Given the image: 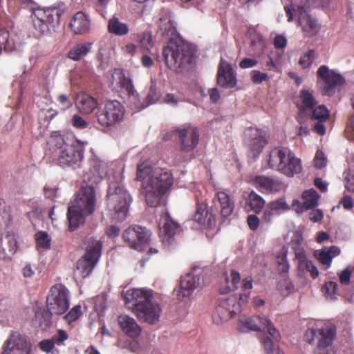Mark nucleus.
I'll return each mask as SVG.
<instances>
[{
    "label": "nucleus",
    "mask_w": 354,
    "mask_h": 354,
    "mask_svg": "<svg viewBox=\"0 0 354 354\" xmlns=\"http://www.w3.org/2000/svg\"><path fill=\"white\" fill-rule=\"evenodd\" d=\"M48 146L46 156L56 161L61 167H80L84 150L77 144L73 137L60 131H53L48 141Z\"/></svg>",
    "instance_id": "nucleus-1"
},
{
    "label": "nucleus",
    "mask_w": 354,
    "mask_h": 354,
    "mask_svg": "<svg viewBox=\"0 0 354 354\" xmlns=\"http://www.w3.org/2000/svg\"><path fill=\"white\" fill-rule=\"evenodd\" d=\"M125 300L127 304H131L132 311L140 321L151 325L159 322L162 308L157 301L156 294L152 290L143 288L128 290Z\"/></svg>",
    "instance_id": "nucleus-2"
},
{
    "label": "nucleus",
    "mask_w": 354,
    "mask_h": 354,
    "mask_svg": "<svg viewBox=\"0 0 354 354\" xmlns=\"http://www.w3.org/2000/svg\"><path fill=\"white\" fill-rule=\"evenodd\" d=\"M97 206L95 189L92 185L82 186L75 193L68 207V230L74 231L85 223L86 218L94 213Z\"/></svg>",
    "instance_id": "nucleus-3"
},
{
    "label": "nucleus",
    "mask_w": 354,
    "mask_h": 354,
    "mask_svg": "<svg viewBox=\"0 0 354 354\" xmlns=\"http://www.w3.org/2000/svg\"><path fill=\"white\" fill-rule=\"evenodd\" d=\"M162 55L169 68L176 73H181L191 64L194 50L183 40L170 39L163 48Z\"/></svg>",
    "instance_id": "nucleus-4"
},
{
    "label": "nucleus",
    "mask_w": 354,
    "mask_h": 354,
    "mask_svg": "<svg viewBox=\"0 0 354 354\" xmlns=\"http://www.w3.org/2000/svg\"><path fill=\"white\" fill-rule=\"evenodd\" d=\"M269 167L288 177H293L302 170L301 162L294 153L286 147H275L269 153Z\"/></svg>",
    "instance_id": "nucleus-5"
},
{
    "label": "nucleus",
    "mask_w": 354,
    "mask_h": 354,
    "mask_svg": "<svg viewBox=\"0 0 354 354\" xmlns=\"http://www.w3.org/2000/svg\"><path fill=\"white\" fill-rule=\"evenodd\" d=\"M132 198L129 192L120 185L111 184L106 196V206L113 212L115 218L123 221L127 216Z\"/></svg>",
    "instance_id": "nucleus-6"
},
{
    "label": "nucleus",
    "mask_w": 354,
    "mask_h": 354,
    "mask_svg": "<svg viewBox=\"0 0 354 354\" xmlns=\"http://www.w3.org/2000/svg\"><path fill=\"white\" fill-rule=\"evenodd\" d=\"M337 328L331 323H325L319 328L306 330L304 339L310 344H317L316 354H334L328 348L336 335Z\"/></svg>",
    "instance_id": "nucleus-7"
},
{
    "label": "nucleus",
    "mask_w": 354,
    "mask_h": 354,
    "mask_svg": "<svg viewBox=\"0 0 354 354\" xmlns=\"http://www.w3.org/2000/svg\"><path fill=\"white\" fill-rule=\"evenodd\" d=\"M111 84L113 88L123 97L127 99L129 104L138 110L144 109L139 95L136 91L131 79L127 77L121 68H115L112 74Z\"/></svg>",
    "instance_id": "nucleus-8"
},
{
    "label": "nucleus",
    "mask_w": 354,
    "mask_h": 354,
    "mask_svg": "<svg viewBox=\"0 0 354 354\" xmlns=\"http://www.w3.org/2000/svg\"><path fill=\"white\" fill-rule=\"evenodd\" d=\"M125 114V108L118 100H107L102 109L95 113L98 129L106 130L121 122Z\"/></svg>",
    "instance_id": "nucleus-9"
},
{
    "label": "nucleus",
    "mask_w": 354,
    "mask_h": 354,
    "mask_svg": "<svg viewBox=\"0 0 354 354\" xmlns=\"http://www.w3.org/2000/svg\"><path fill=\"white\" fill-rule=\"evenodd\" d=\"M68 295V290L63 284L52 286L46 299L48 312L51 315L64 314L69 307Z\"/></svg>",
    "instance_id": "nucleus-10"
},
{
    "label": "nucleus",
    "mask_w": 354,
    "mask_h": 354,
    "mask_svg": "<svg viewBox=\"0 0 354 354\" xmlns=\"http://www.w3.org/2000/svg\"><path fill=\"white\" fill-rule=\"evenodd\" d=\"M60 16L56 8H38L34 10L33 25L42 34L55 31V27L59 24Z\"/></svg>",
    "instance_id": "nucleus-11"
},
{
    "label": "nucleus",
    "mask_w": 354,
    "mask_h": 354,
    "mask_svg": "<svg viewBox=\"0 0 354 354\" xmlns=\"http://www.w3.org/2000/svg\"><path fill=\"white\" fill-rule=\"evenodd\" d=\"M102 248L100 241H93L87 247L86 253L77 261L76 268L82 277L85 278L93 272L101 256Z\"/></svg>",
    "instance_id": "nucleus-12"
},
{
    "label": "nucleus",
    "mask_w": 354,
    "mask_h": 354,
    "mask_svg": "<svg viewBox=\"0 0 354 354\" xmlns=\"http://www.w3.org/2000/svg\"><path fill=\"white\" fill-rule=\"evenodd\" d=\"M173 132L178 140L179 150L184 152L192 151L199 142V131L191 124H185L176 128Z\"/></svg>",
    "instance_id": "nucleus-13"
},
{
    "label": "nucleus",
    "mask_w": 354,
    "mask_h": 354,
    "mask_svg": "<svg viewBox=\"0 0 354 354\" xmlns=\"http://www.w3.org/2000/svg\"><path fill=\"white\" fill-rule=\"evenodd\" d=\"M150 236V232L145 227L138 225L129 226L122 234L124 243L130 248L138 251L145 250Z\"/></svg>",
    "instance_id": "nucleus-14"
},
{
    "label": "nucleus",
    "mask_w": 354,
    "mask_h": 354,
    "mask_svg": "<svg viewBox=\"0 0 354 354\" xmlns=\"http://www.w3.org/2000/svg\"><path fill=\"white\" fill-rule=\"evenodd\" d=\"M239 328L244 333L249 330L267 331L276 341H278L280 337L279 332L275 328L271 321L260 316H252L241 319Z\"/></svg>",
    "instance_id": "nucleus-15"
},
{
    "label": "nucleus",
    "mask_w": 354,
    "mask_h": 354,
    "mask_svg": "<svg viewBox=\"0 0 354 354\" xmlns=\"http://www.w3.org/2000/svg\"><path fill=\"white\" fill-rule=\"evenodd\" d=\"M1 349L4 354H30L31 343L26 335L13 331L3 343Z\"/></svg>",
    "instance_id": "nucleus-16"
},
{
    "label": "nucleus",
    "mask_w": 354,
    "mask_h": 354,
    "mask_svg": "<svg viewBox=\"0 0 354 354\" xmlns=\"http://www.w3.org/2000/svg\"><path fill=\"white\" fill-rule=\"evenodd\" d=\"M244 140L254 156H259L268 143L266 131L252 127L245 129Z\"/></svg>",
    "instance_id": "nucleus-17"
},
{
    "label": "nucleus",
    "mask_w": 354,
    "mask_h": 354,
    "mask_svg": "<svg viewBox=\"0 0 354 354\" xmlns=\"http://www.w3.org/2000/svg\"><path fill=\"white\" fill-rule=\"evenodd\" d=\"M318 78L323 80L324 86L322 93L324 95H331L334 93L335 88L344 84V78L334 71L329 70L326 65L321 66L317 72Z\"/></svg>",
    "instance_id": "nucleus-18"
},
{
    "label": "nucleus",
    "mask_w": 354,
    "mask_h": 354,
    "mask_svg": "<svg viewBox=\"0 0 354 354\" xmlns=\"http://www.w3.org/2000/svg\"><path fill=\"white\" fill-rule=\"evenodd\" d=\"M159 235L165 246H169L174 241L180 225L174 221L168 213L162 214L159 219Z\"/></svg>",
    "instance_id": "nucleus-19"
},
{
    "label": "nucleus",
    "mask_w": 354,
    "mask_h": 354,
    "mask_svg": "<svg viewBox=\"0 0 354 354\" xmlns=\"http://www.w3.org/2000/svg\"><path fill=\"white\" fill-rule=\"evenodd\" d=\"M146 184L167 192L173 184L172 174L167 169L156 167Z\"/></svg>",
    "instance_id": "nucleus-20"
},
{
    "label": "nucleus",
    "mask_w": 354,
    "mask_h": 354,
    "mask_svg": "<svg viewBox=\"0 0 354 354\" xmlns=\"http://www.w3.org/2000/svg\"><path fill=\"white\" fill-rule=\"evenodd\" d=\"M217 83L219 86L232 88L236 85V77L232 66L223 59H221L217 73Z\"/></svg>",
    "instance_id": "nucleus-21"
},
{
    "label": "nucleus",
    "mask_w": 354,
    "mask_h": 354,
    "mask_svg": "<svg viewBox=\"0 0 354 354\" xmlns=\"http://www.w3.org/2000/svg\"><path fill=\"white\" fill-rule=\"evenodd\" d=\"M194 198L196 202V212L194 215V220L201 225H205L208 214L207 192H203L201 190H195Z\"/></svg>",
    "instance_id": "nucleus-22"
},
{
    "label": "nucleus",
    "mask_w": 354,
    "mask_h": 354,
    "mask_svg": "<svg viewBox=\"0 0 354 354\" xmlns=\"http://www.w3.org/2000/svg\"><path fill=\"white\" fill-rule=\"evenodd\" d=\"M253 185L261 193L270 194L279 192L283 187L282 183L265 176H257L253 179Z\"/></svg>",
    "instance_id": "nucleus-23"
},
{
    "label": "nucleus",
    "mask_w": 354,
    "mask_h": 354,
    "mask_svg": "<svg viewBox=\"0 0 354 354\" xmlns=\"http://www.w3.org/2000/svg\"><path fill=\"white\" fill-rule=\"evenodd\" d=\"M199 278L193 272H189L181 278L180 289L177 292V297L179 300L189 297L196 286L198 284Z\"/></svg>",
    "instance_id": "nucleus-24"
},
{
    "label": "nucleus",
    "mask_w": 354,
    "mask_h": 354,
    "mask_svg": "<svg viewBox=\"0 0 354 354\" xmlns=\"http://www.w3.org/2000/svg\"><path fill=\"white\" fill-rule=\"evenodd\" d=\"M295 259L297 260L298 272L301 276L308 272L313 279L319 276V271L312 261L308 259L304 251L295 252Z\"/></svg>",
    "instance_id": "nucleus-25"
},
{
    "label": "nucleus",
    "mask_w": 354,
    "mask_h": 354,
    "mask_svg": "<svg viewBox=\"0 0 354 354\" xmlns=\"http://www.w3.org/2000/svg\"><path fill=\"white\" fill-rule=\"evenodd\" d=\"M288 209H289V206L283 199L272 201L266 207L261 221L263 223H269L272 221L274 216Z\"/></svg>",
    "instance_id": "nucleus-26"
},
{
    "label": "nucleus",
    "mask_w": 354,
    "mask_h": 354,
    "mask_svg": "<svg viewBox=\"0 0 354 354\" xmlns=\"http://www.w3.org/2000/svg\"><path fill=\"white\" fill-rule=\"evenodd\" d=\"M17 250V242L13 235L7 233L0 238V259H11Z\"/></svg>",
    "instance_id": "nucleus-27"
},
{
    "label": "nucleus",
    "mask_w": 354,
    "mask_h": 354,
    "mask_svg": "<svg viewBox=\"0 0 354 354\" xmlns=\"http://www.w3.org/2000/svg\"><path fill=\"white\" fill-rule=\"evenodd\" d=\"M122 330L131 338L138 337L141 333V328L135 319L128 315H122L118 318Z\"/></svg>",
    "instance_id": "nucleus-28"
},
{
    "label": "nucleus",
    "mask_w": 354,
    "mask_h": 354,
    "mask_svg": "<svg viewBox=\"0 0 354 354\" xmlns=\"http://www.w3.org/2000/svg\"><path fill=\"white\" fill-rule=\"evenodd\" d=\"M215 205L216 202L220 207L221 214L223 217L230 216L234 209V202L230 196L224 192H218L214 198Z\"/></svg>",
    "instance_id": "nucleus-29"
},
{
    "label": "nucleus",
    "mask_w": 354,
    "mask_h": 354,
    "mask_svg": "<svg viewBox=\"0 0 354 354\" xmlns=\"http://www.w3.org/2000/svg\"><path fill=\"white\" fill-rule=\"evenodd\" d=\"M98 106L99 102L96 98L85 93L80 95L76 102L78 111L84 115L92 113Z\"/></svg>",
    "instance_id": "nucleus-30"
},
{
    "label": "nucleus",
    "mask_w": 354,
    "mask_h": 354,
    "mask_svg": "<svg viewBox=\"0 0 354 354\" xmlns=\"http://www.w3.org/2000/svg\"><path fill=\"white\" fill-rule=\"evenodd\" d=\"M69 26L75 34H83L89 30L90 20L84 12L79 11L73 15Z\"/></svg>",
    "instance_id": "nucleus-31"
},
{
    "label": "nucleus",
    "mask_w": 354,
    "mask_h": 354,
    "mask_svg": "<svg viewBox=\"0 0 354 354\" xmlns=\"http://www.w3.org/2000/svg\"><path fill=\"white\" fill-rule=\"evenodd\" d=\"M299 22L305 37H312L319 32V26L317 21L306 13L301 12Z\"/></svg>",
    "instance_id": "nucleus-32"
},
{
    "label": "nucleus",
    "mask_w": 354,
    "mask_h": 354,
    "mask_svg": "<svg viewBox=\"0 0 354 354\" xmlns=\"http://www.w3.org/2000/svg\"><path fill=\"white\" fill-rule=\"evenodd\" d=\"M340 254V249L337 246L324 248L320 250L317 254V259L324 266V270H327L331 265L333 258Z\"/></svg>",
    "instance_id": "nucleus-33"
},
{
    "label": "nucleus",
    "mask_w": 354,
    "mask_h": 354,
    "mask_svg": "<svg viewBox=\"0 0 354 354\" xmlns=\"http://www.w3.org/2000/svg\"><path fill=\"white\" fill-rule=\"evenodd\" d=\"M234 315V308H226V304L220 302L213 313L212 318L216 324H220L229 320Z\"/></svg>",
    "instance_id": "nucleus-34"
},
{
    "label": "nucleus",
    "mask_w": 354,
    "mask_h": 354,
    "mask_svg": "<svg viewBox=\"0 0 354 354\" xmlns=\"http://www.w3.org/2000/svg\"><path fill=\"white\" fill-rule=\"evenodd\" d=\"M13 221L12 208L4 201H0V230L9 227Z\"/></svg>",
    "instance_id": "nucleus-35"
},
{
    "label": "nucleus",
    "mask_w": 354,
    "mask_h": 354,
    "mask_svg": "<svg viewBox=\"0 0 354 354\" xmlns=\"http://www.w3.org/2000/svg\"><path fill=\"white\" fill-rule=\"evenodd\" d=\"M144 189L146 202L150 207H156L166 193L147 184L144 186Z\"/></svg>",
    "instance_id": "nucleus-36"
},
{
    "label": "nucleus",
    "mask_w": 354,
    "mask_h": 354,
    "mask_svg": "<svg viewBox=\"0 0 354 354\" xmlns=\"http://www.w3.org/2000/svg\"><path fill=\"white\" fill-rule=\"evenodd\" d=\"M91 46V43L76 44L68 52L67 56L72 60L78 61L90 52Z\"/></svg>",
    "instance_id": "nucleus-37"
},
{
    "label": "nucleus",
    "mask_w": 354,
    "mask_h": 354,
    "mask_svg": "<svg viewBox=\"0 0 354 354\" xmlns=\"http://www.w3.org/2000/svg\"><path fill=\"white\" fill-rule=\"evenodd\" d=\"M302 196L304 200L301 206L302 210L311 209L317 205L319 196L315 189H310L305 191Z\"/></svg>",
    "instance_id": "nucleus-38"
},
{
    "label": "nucleus",
    "mask_w": 354,
    "mask_h": 354,
    "mask_svg": "<svg viewBox=\"0 0 354 354\" xmlns=\"http://www.w3.org/2000/svg\"><path fill=\"white\" fill-rule=\"evenodd\" d=\"M246 203L250 210L256 214H259L265 205V201L255 192L252 191L248 196Z\"/></svg>",
    "instance_id": "nucleus-39"
},
{
    "label": "nucleus",
    "mask_w": 354,
    "mask_h": 354,
    "mask_svg": "<svg viewBox=\"0 0 354 354\" xmlns=\"http://www.w3.org/2000/svg\"><path fill=\"white\" fill-rule=\"evenodd\" d=\"M248 297L249 293L240 295L238 301L236 296L231 295L229 297L221 300V303L226 304V308H234V314H236V311L240 310L241 306L246 303Z\"/></svg>",
    "instance_id": "nucleus-40"
},
{
    "label": "nucleus",
    "mask_w": 354,
    "mask_h": 354,
    "mask_svg": "<svg viewBox=\"0 0 354 354\" xmlns=\"http://www.w3.org/2000/svg\"><path fill=\"white\" fill-rule=\"evenodd\" d=\"M108 30L110 33L122 36L129 32V26L127 24L120 22L118 18L113 17L109 21Z\"/></svg>",
    "instance_id": "nucleus-41"
},
{
    "label": "nucleus",
    "mask_w": 354,
    "mask_h": 354,
    "mask_svg": "<svg viewBox=\"0 0 354 354\" xmlns=\"http://www.w3.org/2000/svg\"><path fill=\"white\" fill-rule=\"evenodd\" d=\"M300 98L301 100L302 105L300 112L306 110H312L317 105V102L315 100L313 93L308 90H301L300 92Z\"/></svg>",
    "instance_id": "nucleus-42"
},
{
    "label": "nucleus",
    "mask_w": 354,
    "mask_h": 354,
    "mask_svg": "<svg viewBox=\"0 0 354 354\" xmlns=\"http://www.w3.org/2000/svg\"><path fill=\"white\" fill-rule=\"evenodd\" d=\"M158 26L163 34L167 36H172L176 33V30L174 23L169 15H165L160 18Z\"/></svg>",
    "instance_id": "nucleus-43"
},
{
    "label": "nucleus",
    "mask_w": 354,
    "mask_h": 354,
    "mask_svg": "<svg viewBox=\"0 0 354 354\" xmlns=\"http://www.w3.org/2000/svg\"><path fill=\"white\" fill-rule=\"evenodd\" d=\"M153 169L149 161H144L138 165L136 179L138 180H142L147 176H151L153 174Z\"/></svg>",
    "instance_id": "nucleus-44"
},
{
    "label": "nucleus",
    "mask_w": 354,
    "mask_h": 354,
    "mask_svg": "<svg viewBox=\"0 0 354 354\" xmlns=\"http://www.w3.org/2000/svg\"><path fill=\"white\" fill-rule=\"evenodd\" d=\"M315 58V51L313 49L308 50L306 53H304L299 60V64L303 69L310 68L313 63Z\"/></svg>",
    "instance_id": "nucleus-45"
},
{
    "label": "nucleus",
    "mask_w": 354,
    "mask_h": 354,
    "mask_svg": "<svg viewBox=\"0 0 354 354\" xmlns=\"http://www.w3.org/2000/svg\"><path fill=\"white\" fill-rule=\"evenodd\" d=\"M35 240L39 248L48 249L50 245V239L45 231H39L35 234Z\"/></svg>",
    "instance_id": "nucleus-46"
},
{
    "label": "nucleus",
    "mask_w": 354,
    "mask_h": 354,
    "mask_svg": "<svg viewBox=\"0 0 354 354\" xmlns=\"http://www.w3.org/2000/svg\"><path fill=\"white\" fill-rule=\"evenodd\" d=\"M329 117V111L324 105L313 109L312 119L319 122L326 121Z\"/></svg>",
    "instance_id": "nucleus-47"
},
{
    "label": "nucleus",
    "mask_w": 354,
    "mask_h": 354,
    "mask_svg": "<svg viewBox=\"0 0 354 354\" xmlns=\"http://www.w3.org/2000/svg\"><path fill=\"white\" fill-rule=\"evenodd\" d=\"M159 98L160 93L157 87L156 86L151 85L146 97L147 103L144 104L142 102V104L145 106L144 109L151 104L156 103L159 100Z\"/></svg>",
    "instance_id": "nucleus-48"
},
{
    "label": "nucleus",
    "mask_w": 354,
    "mask_h": 354,
    "mask_svg": "<svg viewBox=\"0 0 354 354\" xmlns=\"http://www.w3.org/2000/svg\"><path fill=\"white\" fill-rule=\"evenodd\" d=\"M82 307L80 305H76L64 316V319L68 323H71L76 321L82 314Z\"/></svg>",
    "instance_id": "nucleus-49"
},
{
    "label": "nucleus",
    "mask_w": 354,
    "mask_h": 354,
    "mask_svg": "<svg viewBox=\"0 0 354 354\" xmlns=\"http://www.w3.org/2000/svg\"><path fill=\"white\" fill-rule=\"evenodd\" d=\"M259 339L266 352L268 354H273L274 348L272 340L269 337L265 336L263 334L260 335Z\"/></svg>",
    "instance_id": "nucleus-50"
},
{
    "label": "nucleus",
    "mask_w": 354,
    "mask_h": 354,
    "mask_svg": "<svg viewBox=\"0 0 354 354\" xmlns=\"http://www.w3.org/2000/svg\"><path fill=\"white\" fill-rule=\"evenodd\" d=\"M251 80L254 84H261L263 82L269 80V76L267 73H261L257 70L251 71Z\"/></svg>",
    "instance_id": "nucleus-51"
},
{
    "label": "nucleus",
    "mask_w": 354,
    "mask_h": 354,
    "mask_svg": "<svg viewBox=\"0 0 354 354\" xmlns=\"http://www.w3.org/2000/svg\"><path fill=\"white\" fill-rule=\"evenodd\" d=\"M71 124L73 127L79 129H84L88 127V123L82 116L77 114L73 116Z\"/></svg>",
    "instance_id": "nucleus-52"
},
{
    "label": "nucleus",
    "mask_w": 354,
    "mask_h": 354,
    "mask_svg": "<svg viewBox=\"0 0 354 354\" xmlns=\"http://www.w3.org/2000/svg\"><path fill=\"white\" fill-rule=\"evenodd\" d=\"M314 161L315 167L316 168L322 169L326 166L327 160L324 152L322 150L317 151Z\"/></svg>",
    "instance_id": "nucleus-53"
},
{
    "label": "nucleus",
    "mask_w": 354,
    "mask_h": 354,
    "mask_svg": "<svg viewBox=\"0 0 354 354\" xmlns=\"http://www.w3.org/2000/svg\"><path fill=\"white\" fill-rule=\"evenodd\" d=\"M337 286H338L337 283L330 281L325 283V285L322 288V290L328 296L331 297L336 293Z\"/></svg>",
    "instance_id": "nucleus-54"
},
{
    "label": "nucleus",
    "mask_w": 354,
    "mask_h": 354,
    "mask_svg": "<svg viewBox=\"0 0 354 354\" xmlns=\"http://www.w3.org/2000/svg\"><path fill=\"white\" fill-rule=\"evenodd\" d=\"M142 46L149 50L153 46L151 35L148 32H144L140 40Z\"/></svg>",
    "instance_id": "nucleus-55"
},
{
    "label": "nucleus",
    "mask_w": 354,
    "mask_h": 354,
    "mask_svg": "<svg viewBox=\"0 0 354 354\" xmlns=\"http://www.w3.org/2000/svg\"><path fill=\"white\" fill-rule=\"evenodd\" d=\"M68 336L66 332L64 330H59L57 333L53 336L52 339L57 345L63 344L64 342L68 339Z\"/></svg>",
    "instance_id": "nucleus-56"
},
{
    "label": "nucleus",
    "mask_w": 354,
    "mask_h": 354,
    "mask_svg": "<svg viewBox=\"0 0 354 354\" xmlns=\"http://www.w3.org/2000/svg\"><path fill=\"white\" fill-rule=\"evenodd\" d=\"M257 64L258 61L255 59L244 58L240 62L239 66L241 68H249L257 66Z\"/></svg>",
    "instance_id": "nucleus-57"
},
{
    "label": "nucleus",
    "mask_w": 354,
    "mask_h": 354,
    "mask_svg": "<svg viewBox=\"0 0 354 354\" xmlns=\"http://www.w3.org/2000/svg\"><path fill=\"white\" fill-rule=\"evenodd\" d=\"M249 227L252 230H256L259 225V218L256 215H249L247 218Z\"/></svg>",
    "instance_id": "nucleus-58"
},
{
    "label": "nucleus",
    "mask_w": 354,
    "mask_h": 354,
    "mask_svg": "<svg viewBox=\"0 0 354 354\" xmlns=\"http://www.w3.org/2000/svg\"><path fill=\"white\" fill-rule=\"evenodd\" d=\"M339 204L342 205L346 210L351 209L354 205L352 198L349 196H344L340 200Z\"/></svg>",
    "instance_id": "nucleus-59"
},
{
    "label": "nucleus",
    "mask_w": 354,
    "mask_h": 354,
    "mask_svg": "<svg viewBox=\"0 0 354 354\" xmlns=\"http://www.w3.org/2000/svg\"><path fill=\"white\" fill-rule=\"evenodd\" d=\"M44 192L46 198L54 200V198L57 196V188L55 187H50L46 185L44 187Z\"/></svg>",
    "instance_id": "nucleus-60"
},
{
    "label": "nucleus",
    "mask_w": 354,
    "mask_h": 354,
    "mask_svg": "<svg viewBox=\"0 0 354 354\" xmlns=\"http://www.w3.org/2000/svg\"><path fill=\"white\" fill-rule=\"evenodd\" d=\"M55 344L53 339L51 338L50 339L42 340L39 343V347L42 351L49 352L53 348Z\"/></svg>",
    "instance_id": "nucleus-61"
},
{
    "label": "nucleus",
    "mask_w": 354,
    "mask_h": 354,
    "mask_svg": "<svg viewBox=\"0 0 354 354\" xmlns=\"http://www.w3.org/2000/svg\"><path fill=\"white\" fill-rule=\"evenodd\" d=\"M339 277L341 283L348 285L351 281V272L348 268H346L340 273Z\"/></svg>",
    "instance_id": "nucleus-62"
},
{
    "label": "nucleus",
    "mask_w": 354,
    "mask_h": 354,
    "mask_svg": "<svg viewBox=\"0 0 354 354\" xmlns=\"http://www.w3.org/2000/svg\"><path fill=\"white\" fill-rule=\"evenodd\" d=\"M231 277V283L232 287L230 288V290H235L238 288V285L239 283L241 277L240 274L234 270H232L230 274Z\"/></svg>",
    "instance_id": "nucleus-63"
},
{
    "label": "nucleus",
    "mask_w": 354,
    "mask_h": 354,
    "mask_svg": "<svg viewBox=\"0 0 354 354\" xmlns=\"http://www.w3.org/2000/svg\"><path fill=\"white\" fill-rule=\"evenodd\" d=\"M324 214L320 209H313L309 214V219L313 222H319L322 220Z\"/></svg>",
    "instance_id": "nucleus-64"
}]
</instances>
